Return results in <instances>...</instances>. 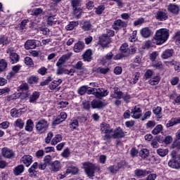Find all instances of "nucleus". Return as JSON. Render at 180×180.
I'll list each match as a JSON object with an SVG mask.
<instances>
[{
  "mask_svg": "<svg viewBox=\"0 0 180 180\" xmlns=\"http://www.w3.org/2000/svg\"><path fill=\"white\" fill-rule=\"evenodd\" d=\"M171 148H175V150H178L179 151L180 150V141L177 139L173 142V143L171 146Z\"/></svg>",
  "mask_w": 180,
  "mask_h": 180,
  "instance_id": "nucleus-49",
  "label": "nucleus"
},
{
  "mask_svg": "<svg viewBox=\"0 0 180 180\" xmlns=\"http://www.w3.org/2000/svg\"><path fill=\"white\" fill-rule=\"evenodd\" d=\"M108 171H110L111 174H116V172L119 171V167L116 165H112L108 167Z\"/></svg>",
  "mask_w": 180,
  "mask_h": 180,
  "instance_id": "nucleus-55",
  "label": "nucleus"
},
{
  "mask_svg": "<svg viewBox=\"0 0 180 180\" xmlns=\"http://www.w3.org/2000/svg\"><path fill=\"white\" fill-rule=\"evenodd\" d=\"M157 154L160 157H165L168 155V149L159 148L157 150Z\"/></svg>",
  "mask_w": 180,
  "mask_h": 180,
  "instance_id": "nucleus-42",
  "label": "nucleus"
},
{
  "mask_svg": "<svg viewBox=\"0 0 180 180\" xmlns=\"http://www.w3.org/2000/svg\"><path fill=\"white\" fill-rule=\"evenodd\" d=\"M78 126H79L78 120H73L72 122L70 124V127L72 130H75V129H77Z\"/></svg>",
  "mask_w": 180,
  "mask_h": 180,
  "instance_id": "nucleus-51",
  "label": "nucleus"
},
{
  "mask_svg": "<svg viewBox=\"0 0 180 180\" xmlns=\"http://www.w3.org/2000/svg\"><path fill=\"white\" fill-rule=\"evenodd\" d=\"M11 113L12 117H19V116H20V113H19V111L16 109H12Z\"/></svg>",
  "mask_w": 180,
  "mask_h": 180,
  "instance_id": "nucleus-57",
  "label": "nucleus"
},
{
  "mask_svg": "<svg viewBox=\"0 0 180 180\" xmlns=\"http://www.w3.org/2000/svg\"><path fill=\"white\" fill-rule=\"evenodd\" d=\"M39 32H41L44 36H49L50 34V30L47 27H45V28L39 27Z\"/></svg>",
  "mask_w": 180,
  "mask_h": 180,
  "instance_id": "nucleus-50",
  "label": "nucleus"
},
{
  "mask_svg": "<svg viewBox=\"0 0 180 180\" xmlns=\"http://www.w3.org/2000/svg\"><path fill=\"white\" fill-rule=\"evenodd\" d=\"M21 162H23L26 167H30L32 162H33V158L30 155H24L21 158Z\"/></svg>",
  "mask_w": 180,
  "mask_h": 180,
  "instance_id": "nucleus-20",
  "label": "nucleus"
},
{
  "mask_svg": "<svg viewBox=\"0 0 180 180\" xmlns=\"http://www.w3.org/2000/svg\"><path fill=\"white\" fill-rule=\"evenodd\" d=\"M108 90L103 89H96V98H103V96H108Z\"/></svg>",
  "mask_w": 180,
  "mask_h": 180,
  "instance_id": "nucleus-21",
  "label": "nucleus"
},
{
  "mask_svg": "<svg viewBox=\"0 0 180 180\" xmlns=\"http://www.w3.org/2000/svg\"><path fill=\"white\" fill-rule=\"evenodd\" d=\"M40 96V93L37 91H34L32 94L30 96V103H34L39 97Z\"/></svg>",
  "mask_w": 180,
  "mask_h": 180,
  "instance_id": "nucleus-29",
  "label": "nucleus"
},
{
  "mask_svg": "<svg viewBox=\"0 0 180 180\" xmlns=\"http://www.w3.org/2000/svg\"><path fill=\"white\" fill-rule=\"evenodd\" d=\"M43 13V9L41 8H34L32 11V15L34 16H39V15H41Z\"/></svg>",
  "mask_w": 180,
  "mask_h": 180,
  "instance_id": "nucleus-54",
  "label": "nucleus"
},
{
  "mask_svg": "<svg viewBox=\"0 0 180 180\" xmlns=\"http://www.w3.org/2000/svg\"><path fill=\"white\" fill-rule=\"evenodd\" d=\"M25 63L26 65H33V60L30 57H26L25 58Z\"/></svg>",
  "mask_w": 180,
  "mask_h": 180,
  "instance_id": "nucleus-64",
  "label": "nucleus"
},
{
  "mask_svg": "<svg viewBox=\"0 0 180 180\" xmlns=\"http://www.w3.org/2000/svg\"><path fill=\"white\" fill-rule=\"evenodd\" d=\"M155 18L158 20L164 21L168 19V15L167 14V11H159L156 13Z\"/></svg>",
  "mask_w": 180,
  "mask_h": 180,
  "instance_id": "nucleus-9",
  "label": "nucleus"
},
{
  "mask_svg": "<svg viewBox=\"0 0 180 180\" xmlns=\"http://www.w3.org/2000/svg\"><path fill=\"white\" fill-rule=\"evenodd\" d=\"M172 54H174V50L172 49H167L161 55L162 58L163 60H167V58H169V57H172Z\"/></svg>",
  "mask_w": 180,
  "mask_h": 180,
  "instance_id": "nucleus-26",
  "label": "nucleus"
},
{
  "mask_svg": "<svg viewBox=\"0 0 180 180\" xmlns=\"http://www.w3.org/2000/svg\"><path fill=\"white\" fill-rule=\"evenodd\" d=\"M140 78V72H137L135 73L134 75V77L132 80V82H131V84H137V82L139 81V79Z\"/></svg>",
  "mask_w": 180,
  "mask_h": 180,
  "instance_id": "nucleus-58",
  "label": "nucleus"
},
{
  "mask_svg": "<svg viewBox=\"0 0 180 180\" xmlns=\"http://www.w3.org/2000/svg\"><path fill=\"white\" fill-rule=\"evenodd\" d=\"M93 109H103L106 106V103L101 100H93L91 103Z\"/></svg>",
  "mask_w": 180,
  "mask_h": 180,
  "instance_id": "nucleus-6",
  "label": "nucleus"
},
{
  "mask_svg": "<svg viewBox=\"0 0 180 180\" xmlns=\"http://www.w3.org/2000/svg\"><path fill=\"white\" fill-rule=\"evenodd\" d=\"M23 171H25V166H23V165H19L14 168L13 174L15 176L20 175V174H22Z\"/></svg>",
  "mask_w": 180,
  "mask_h": 180,
  "instance_id": "nucleus-24",
  "label": "nucleus"
},
{
  "mask_svg": "<svg viewBox=\"0 0 180 180\" xmlns=\"http://www.w3.org/2000/svg\"><path fill=\"white\" fill-rule=\"evenodd\" d=\"M169 37V31L165 28L158 30L153 37V43L160 45L164 44Z\"/></svg>",
  "mask_w": 180,
  "mask_h": 180,
  "instance_id": "nucleus-1",
  "label": "nucleus"
},
{
  "mask_svg": "<svg viewBox=\"0 0 180 180\" xmlns=\"http://www.w3.org/2000/svg\"><path fill=\"white\" fill-rule=\"evenodd\" d=\"M167 9L169 11V12H171V13H174V15H178L179 13V6L176 5V4H169L167 6Z\"/></svg>",
  "mask_w": 180,
  "mask_h": 180,
  "instance_id": "nucleus-18",
  "label": "nucleus"
},
{
  "mask_svg": "<svg viewBox=\"0 0 180 180\" xmlns=\"http://www.w3.org/2000/svg\"><path fill=\"white\" fill-rule=\"evenodd\" d=\"M152 66L154 68H156V70H161V69L163 68L162 63V62H158L156 63H154V64L152 65Z\"/></svg>",
  "mask_w": 180,
  "mask_h": 180,
  "instance_id": "nucleus-61",
  "label": "nucleus"
},
{
  "mask_svg": "<svg viewBox=\"0 0 180 180\" xmlns=\"http://www.w3.org/2000/svg\"><path fill=\"white\" fill-rule=\"evenodd\" d=\"M8 67V63L5 59H1L0 60V72H2L6 70Z\"/></svg>",
  "mask_w": 180,
  "mask_h": 180,
  "instance_id": "nucleus-36",
  "label": "nucleus"
},
{
  "mask_svg": "<svg viewBox=\"0 0 180 180\" xmlns=\"http://www.w3.org/2000/svg\"><path fill=\"white\" fill-rule=\"evenodd\" d=\"M128 49H129V45L127 44V43H124L122 44L120 47V51L122 54L126 56V54L127 53Z\"/></svg>",
  "mask_w": 180,
  "mask_h": 180,
  "instance_id": "nucleus-44",
  "label": "nucleus"
},
{
  "mask_svg": "<svg viewBox=\"0 0 180 180\" xmlns=\"http://www.w3.org/2000/svg\"><path fill=\"white\" fill-rule=\"evenodd\" d=\"M83 59L84 61H88L89 63L92 60V51L91 49L85 51L83 54Z\"/></svg>",
  "mask_w": 180,
  "mask_h": 180,
  "instance_id": "nucleus-25",
  "label": "nucleus"
},
{
  "mask_svg": "<svg viewBox=\"0 0 180 180\" xmlns=\"http://www.w3.org/2000/svg\"><path fill=\"white\" fill-rule=\"evenodd\" d=\"M50 169L51 172H58L61 169V164L60 161L56 160L51 164Z\"/></svg>",
  "mask_w": 180,
  "mask_h": 180,
  "instance_id": "nucleus-13",
  "label": "nucleus"
},
{
  "mask_svg": "<svg viewBox=\"0 0 180 180\" xmlns=\"http://www.w3.org/2000/svg\"><path fill=\"white\" fill-rule=\"evenodd\" d=\"M49 122H47L44 119H41L38 121V122L36 124V129L38 133H46L47 130H49Z\"/></svg>",
  "mask_w": 180,
  "mask_h": 180,
  "instance_id": "nucleus-2",
  "label": "nucleus"
},
{
  "mask_svg": "<svg viewBox=\"0 0 180 180\" xmlns=\"http://www.w3.org/2000/svg\"><path fill=\"white\" fill-rule=\"evenodd\" d=\"M162 110V108H161V107H156L153 108V112L154 115H156L158 117L161 118Z\"/></svg>",
  "mask_w": 180,
  "mask_h": 180,
  "instance_id": "nucleus-47",
  "label": "nucleus"
},
{
  "mask_svg": "<svg viewBox=\"0 0 180 180\" xmlns=\"http://www.w3.org/2000/svg\"><path fill=\"white\" fill-rule=\"evenodd\" d=\"M84 49H85V44L81 41H79L75 44L73 50L75 53H81Z\"/></svg>",
  "mask_w": 180,
  "mask_h": 180,
  "instance_id": "nucleus-17",
  "label": "nucleus"
},
{
  "mask_svg": "<svg viewBox=\"0 0 180 180\" xmlns=\"http://www.w3.org/2000/svg\"><path fill=\"white\" fill-rule=\"evenodd\" d=\"M10 60H11V63H12V64H14V63H18V61H19V55H18L16 53H11L10 55Z\"/></svg>",
  "mask_w": 180,
  "mask_h": 180,
  "instance_id": "nucleus-39",
  "label": "nucleus"
},
{
  "mask_svg": "<svg viewBox=\"0 0 180 180\" xmlns=\"http://www.w3.org/2000/svg\"><path fill=\"white\" fill-rule=\"evenodd\" d=\"M51 139H53V132H49L47 134V137L45 139V143L49 144L51 141Z\"/></svg>",
  "mask_w": 180,
  "mask_h": 180,
  "instance_id": "nucleus-62",
  "label": "nucleus"
},
{
  "mask_svg": "<svg viewBox=\"0 0 180 180\" xmlns=\"http://www.w3.org/2000/svg\"><path fill=\"white\" fill-rule=\"evenodd\" d=\"M114 94L111 96L112 98L115 99H121V98L123 97V92L119 89H116V88H114Z\"/></svg>",
  "mask_w": 180,
  "mask_h": 180,
  "instance_id": "nucleus-28",
  "label": "nucleus"
},
{
  "mask_svg": "<svg viewBox=\"0 0 180 180\" xmlns=\"http://www.w3.org/2000/svg\"><path fill=\"white\" fill-rule=\"evenodd\" d=\"M168 166L173 169H180V160L172 159L168 162Z\"/></svg>",
  "mask_w": 180,
  "mask_h": 180,
  "instance_id": "nucleus-10",
  "label": "nucleus"
},
{
  "mask_svg": "<svg viewBox=\"0 0 180 180\" xmlns=\"http://www.w3.org/2000/svg\"><path fill=\"white\" fill-rule=\"evenodd\" d=\"M153 77V70H148L144 75L145 79H148Z\"/></svg>",
  "mask_w": 180,
  "mask_h": 180,
  "instance_id": "nucleus-60",
  "label": "nucleus"
},
{
  "mask_svg": "<svg viewBox=\"0 0 180 180\" xmlns=\"http://www.w3.org/2000/svg\"><path fill=\"white\" fill-rule=\"evenodd\" d=\"M39 82V77L36 76L30 77V79H28V82L30 84H36V82Z\"/></svg>",
  "mask_w": 180,
  "mask_h": 180,
  "instance_id": "nucleus-59",
  "label": "nucleus"
},
{
  "mask_svg": "<svg viewBox=\"0 0 180 180\" xmlns=\"http://www.w3.org/2000/svg\"><path fill=\"white\" fill-rule=\"evenodd\" d=\"M88 89H89V87L88 86H82L78 89L77 94H79V95H81V96L85 95Z\"/></svg>",
  "mask_w": 180,
  "mask_h": 180,
  "instance_id": "nucleus-34",
  "label": "nucleus"
},
{
  "mask_svg": "<svg viewBox=\"0 0 180 180\" xmlns=\"http://www.w3.org/2000/svg\"><path fill=\"white\" fill-rule=\"evenodd\" d=\"M105 136L103 137L104 141H109L110 139H115V131L113 129H110V130L104 132Z\"/></svg>",
  "mask_w": 180,
  "mask_h": 180,
  "instance_id": "nucleus-15",
  "label": "nucleus"
},
{
  "mask_svg": "<svg viewBox=\"0 0 180 180\" xmlns=\"http://www.w3.org/2000/svg\"><path fill=\"white\" fill-rule=\"evenodd\" d=\"M180 123V117L179 118H172L166 124V127H172V126H175V124H178Z\"/></svg>",
  "mask_w": 180,
  "mask_h": 180,
  "instance_id": "nucleus-23",
  "label": "nucleus"
},
{
  "mask_svg": "<svg viewBox=\"0 0 180 180\" xmlns=\"http://www.w3.org/2000/svg\"><path fill=\"white\" fill-rule=\"evenodd\" d=\"M140 34L143 39H148V37H151L153 35V31L150 27H146L140 30Z\"/></svg>",
  "mask_w": 180,
  "mask_h": 180,
  "instance_id": "nucleus-7",
  "label": "nucleus"
},
{
  "mask_svg": "<svg viewBox=\"0 0 180 180\" xmlns=\"http://www.w3.org/2000/svg\"><path fill=\"white\" fill-rule=\"evenodd\" d=\"M148 174H150L149 171L142 169H136L134 171V175L135 176H137V178H144V176L148 175Z\"/></svg>",
  "mask_w": 180,
  "mask_h": 180,
  "instance_id": "nucleus-12",
  "label": "nucleus"
},
{
  "mask_svg": "<svg viewBox=\"0 0 180 180\" xmlns=\"http://www.w3.org/2000/svg\"><path fill=\"white\" fill-rule=\"evenodd\" d=\"M9 43H10V41H9V39H8V37L5 35L0 37V44H2L3 46H8Z\"/></svg>",
  "mask_w": 180,
  "mask_h": 180,
  "instance_id": "nucleus-35",
  "label": "nucleus"
},
{
  "mask_svg": "<svg viewBox=\"0 0 180 180\" xmlns=\"http://www.w3.org/2000/svg\"><path fill=\"white\" fill-rule=\"evenodd\" d=\"M44 163L46 165V166L51 165V156L46 155L44 158Z\"/></svg>",
  "mask_w": 180,
  "mask_h": 180,
  "instance_id": "nucleus-52",
  "label": "nucleus"
},
{
  "mask_svg": "<svg viewBox=\"0 0 180 180\" xmlns=\"http://www.w3.org/2000/svg\"><path fill=\"white\" fill-rule=\"evenodd\" d=\"M101 130L102 133H105V131H108L111 129L110 127L109 126V124H106L105 122L101 124Z\"/></svg>",
  "mask_w": 180,
  "mask_h": 180,
  "instance_id": "nucleus-45",
  "label": "nucleus"
},
{
  "mask_svg": "<svg viewBox=\"0 0 180 180\" xmlns=\"http://www.w3.org/2000/svg\"><path fill=\"white\" fill-rule=\"evenodd\" d=\"M63 140V136L61 134H57L51 141V144L56 146L57 143H60Z\"/></svg>",
  "mask_w": 180,
  "mask_h": 180,
  "instance_id": "nucleus-31",
  "label": "nucleus"
},
{
  "mask_svg": "<svg viewBox=\"0 0 180 180\" xmlns=\"http://www.w3.org/2000/svg\"><path fill=\"white\" fill-rule=\"evenodd\" d=\"M73 9L76 18H77V19H79V18H81V15H82V9H81L80 8H77V6L73 7Z\"/></svg>",
  "mask_w": 180,
  "mask_h": 180,
  "instance_id": "nucleus-43",
  "label": "nucleus"
},
{
  "mask_svg": "<svg viewBox=\"0 0 180 180\" xmlns=\"http://www.w3.org/2000/svg\"><path fill=\"white\" fill-rule=\"evenodd\" d=\"M37 47V44H36V41L33 39H28L25 43V49L26 50H30V49H36Z\"/></svg>",
  "mask_w": 180,
  "mask_h": 180,
  "instance_id": "nucleus-16",
  "label": "nucleus"
},
{
  "mask_svg": "<svg viewBox=\"0 0 180 180\" xmlns=\"http://www.w3.org/2000/svg\"><path fill=\"white\" fill-rule=\"evenodd\" d=\"M25 130L27 131H33V121L32 120H28L26 122Z\"/></svg>",
  "mask_w": 180,
  "mask_h": 180,
  "instance_id": "nucleus-38",
  "label": "nucleus"
},
{
  "mask_svg": "<svg viewBox=\"0 0 180 180\" xmlns=\"http://www.w3.org/2000/svg\"><path fill=\"white\" fill-rule=\"evenodd\" d=\"M59 84L57 82V81H53L51 82V84L49 85V89L53 91V89H56L57 86H58Z\"/></svg>",
  "mask_w": 180,
  "mask_h": 180,
  "instance_id": "nucleus-63",
  "label": "nucleus"
},
{
  "mask_svg": "<svg viewBox=\"0 0 180 180\" xmlns=\"http://www.w3.org/2000/svg\"><path fill=\"white\" fill-rule=\"evenodd\" d=\"M1 155H3L4 158L12 160V158H15V152L8 148H4L1 150Z\"/></svg>",
  "mask_w": 180,
  "mask_h": 180,
  "instance_id": "nucleus-4",
  "label": "nucleus"
},
{
  "mask_svg": "<svg viewBox=\"0 0 180 180\" xmlns=\"http://www.w3.org/2000/svg\"><path fill=\"white\" fill-rule=\"evenodd\" d=\"M78 21H72L66 26L67 30H74V27L78 26Z\"/></svg>",
  "mask_w": 180,
  "mask_h": 180,
  "instance_id": "nucleus-41",
  "label": "nucleus"
},
{
  "mask_svg": "<svg viewBox=\"0 0 180 180\" xmlns=\"http://www.w3.org/2000/svg\"><path fill=\"white\" fill-rule=\"evenodd\" d=\"M131 113H133V115H131V117H133V119H140L141 117V108L135 106L131 110Z\"/></svg>",
  "mask_w": 180,
  "mask_h": 180,
  "instance_id": "nucleus-14",
  "label": "nucleus"
},
{
  "mask_svg": "<svg viewBox=\"0 0 180 180\" xmlns=\"http://www.w3.org/2000/svg\"><path fill=\"white\" fill-rule=\"evenodd\" d=\"M70 148H66L61 153V155L63 157V158H68L70 157Z\"/></svg>",
  "mask_w": 180,
  "mask_h": 180,
  "instance_id": "nucleus-53",
  "label": "nucleus"
},
{
  "mask_svg": "<svg viewBox=\"0 0 180 180\" xmlns=\"http://www.w3.org/2000/svg\"><path fill=\"white\" fill-rule=\"evenodd\" d=\"M91 26L92 25H91L89 22H84L82 29L84 30V32H88V30H91Z\"/></svg>",
  "mask_w": 180,
  "mask_h": 180,
  "instance_id": "nucleus-48",
  "label": "nucleus"
},
{
  "mask_svg": "<svg viewBox=\"0 0 180 180\" xmlns=\"http://www.w3.org/2000/svg\"><path fill=\"white\" fill-rule=\"evenodd\" d=\"M78 171L79 170L77 167L71 166L66 170V174H72L73 175H77V174H78Z\"/></svg>",
  "mask_w": 180,
  "mask_h": 180,
  "instance_id": "nucleus-32",
  "label": "nucleus"
},
{
  "mask_svg": "<svg viewBox=\"0 0 180 180\" xmlns=\"http://www.w3.org/2000/svg\"><path fill=\"white\" fill-rule=\"evenodd\" d=\"M14 126L15 127H18V129H22L25 126V121H23L22 119H18L14 122Z\"/></svg>",
  "mask_w": 180,
  "mask_h": 180,
  "instance_id": "nucleus-37",
  "label": "nucleus"
},
{
  "mask_svg": "<svg viewBox=\"0 0 180 180\" xmlns=\"http://www.w3.org/2000/svg\"><path fill=\"white\" fill-rule=\"evenodd\" d=\"M163 127L162 124H158L154 129L152 131V134L156 136V134H160L162 131Z\"/></svg>",
  "mask_w": 180,
  "mask_h": 180,
  "instance_id": "nucleus-33",
  "label": "nucleus"
},
{
  "mask_svg": "<svg viewBox=\"0 0 180 180\" xmlns=\"http://www.w3.org/2000/svg\"><path fill=\"white\" fill-rule=\"evenodd\" d=\"M37 168H39V163L37 162H35L28 169L30 176H31L32 178H33V176H36V169H37Z\"/></svg>",
  "mask_w": 180,
  "mask_h": 180,
  "instance_id": "nucleus-19",
  "label": "nucleus"
},
{
  "mask_svg": "<svg viewBox=\"0 0 180 180\" xmlns=\"http://www.w3.org/2000/svg\"><path fill=\"white\" fill-rule=\"evenodd\" d=\"M53 80V79L51 78V76H49L45 81L41 82L40 83L41 86H44L46 85H49V84H50V82H51V81Z\"/></svg>",
  "mask_w": 180,
  "mask_h": 180,
  "instance_id": "nucleus-56",
  "label": "nucleus"
},
{
  "mask_svg": "<svg viewBox=\"0 0 180 180\" xmlns=\"http://www.w3.org/2000/svg\"><path fill=\"white\" fill-rule=\"evenodd\" d=\"M75 70H77L78 71H82L84 68V63H82V61H78L75 65L73 66Z\"/></svg>",
  "mask_w": 180,
  "mask_h": 180,
  "instance_id": "nucleus-46",
  "label": "nucleus"
},
{
  "mask_svg": "<svg viewBox=\"0 0 180 180\" xmlns=\"http://www.w3.org/2000/svg\"><path fill=\"white\" fill-rule=\"evenodd\" d=\"M139 155L141 158H147L150 155V152L146 148H143L140 150Z\"/></svg>",
  "mask_w": 180,
  "mask_h": 180,
  "instance_id": "nucleus-40",
  "label": "nucleus"
},
{
  "mask_svg": "<svg viewBox=\"0 0 180 180\" xmlns=\"http://www.w3.org/2000/svg\"><path fill=\"white\" fill-rule=\"evenodd\" d=\"M122 137H124V132L122 129L118 128L114 131V139H122Z\"/></svg>",
  "mask_w": 180,
  "mask_h": 180,
  "instance_id": "nucleus-27",
  "label": "nucleus"
},
{
  "mask_svg": "<svg viewBox=\"0 0 180 180\" xmlns=\"http://www.w3.org/2000/svg\"><path fill=\"white\" fill-rule=\"evenodd\" d=\"M99 42L102 47H108L110 43V37H109L108 34H103L99 37Z\"/></svg>",
  "mask_w": 180,
  "mask_h": 180,
  "instance_id": "nucleus-5",
  "label": "nucleus"
},
{
  "mask_svg": "<svg viewBox=\"0 0 180 180\" xmlns=\"http://www.w3.org/2000/svg\"><path fill=\"white\" fill-rule=\"evenodd\" d=\"M71 56H72V53H67V54H65V55L62 56L59 58L58 62L56 63V65L58 67H61V65H63V64H65L67 60H70V58H71Z\"/></svg>",
  "mask_w": 180,
  "mask_h": 180,
  "instance_id": "nucleus-8",
  "label": "nucleus"
},
{
  "mask_svg": "<svg viewBox=\"0 0 180 180\" xmlns=\"http://www.w3.org/2000/svg\"><path fill=\"white\" fill-rule=\"evenodd\" d=\"M57 20H58V19L56 15H49L47 17L46 23L49 26H53V25L57 23Z\"/></svg>",
  "mask_w": 180,
  "mask_h": 180,
  "instance_id": "nucleus-22",
  "label": "nucleus"
},
{
  "mask_svg": "<svg viewBox=\"0 0 180 180\" xmlns=\"http://www.w3.org/2000/svg\"><path fill=\"white\" fill-rule=\"evenodd\" d=\"M127 26V23L122 20H115L112 25L115 30H119L121 27H126Z\"/></svg>",
  "mask_w": 180,
  "mask_h": 180,
  "instance_id": "nucleus-11",
  "label": "nucleus"
},
{
  "mask_svg": "<svg viewBox=\"0 0 180 180\" xmlns=\"http://www.w3.org/2000/svg\"><path fill=\"white\" fill-rule=\"evenodd\" d=\"M83 166L87 176H89V178H91V176H94L95 170L98 168L97 167H96L95 165L87 162L83 163Z\"/></svg>",
  "mask_w": 180,
  "mask_h": 180,
  "instance_id": "nucleus-3",
  "label": "nucleus"
},
{
  "mask_svg": "<svg viewBox=\"0 0 180 180\" xmlns=\"http://www.w3.org/2000/svg\"><path fill=\"white\" fill-rule=\"evenodd\" d=\"M128 51H127V54L124 55L126 57H129L130 56H133V54H136L137 51V48L134 46H130L127 49Z\"/></svg>",
  "mask_w": 180,
  "mask_h": 180,
  "instance_id": "nucleus-30",
  "label": "nucleus"
}]
</instances>
